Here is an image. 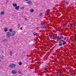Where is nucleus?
<instances>
[{"instance_id":"21","label":"nucleus","mask_w":76,"mask_h":76,"mask_svg":"<svg viewBox=\"0 0 76 76\" xmlns=\"http://www.w3.org/2000/svg\"><path fill=\"white\" fill-rule=\"evenodd\" d=\"M69 2H68V1H66V2H65V4H66L67 5H68V4H69Z\"/></svg>"},{"instance_id":"18","label":"nucleus","mask_w":76,"mask_h":76,"mask_svg":"<svg viewBox=\"0 0 76 76\" xmlns=\"http://www.w3.org/2000/svg\"><path fill=\"white\" fill-rule=\"evenodd\" d=\"M18 64L19 65H21L22 64V63L21 62H20L18 63Z\"/></svg>"},{"instance_id":"36","label":"nucleus","mask_w":76,"mask_h":76,"mask_svg":"<svg viewBox=\"0 0 76 76\" xmlns=\"http://www.w3.org/2000/svg\"><path fill=\"white\" fill-rule=\"evenodd\" d=\"M68 76H73V75H68Z\"/></svg>"},{"instance_id":"27","label":"nucleus","mask_w":76,"mask_h":76,"mask_svg":"<svg viewBox=\"0 0 76 76\" xmlns=\"http://www.w3.org/2000/svg\"><path fill=\"white\" fill-rule=\"evenodd\" d=\"M20 27V24H18V28H19Z\"/></svg>"},{"instance_id":"24","label":"nucleus","mask_w":76,"mask_h":76,"mask_svg":"<svg viewBox=\"0 0 76 76\" xmlns=\"http://www.w3.org/2000/svg\"><path fill=\"white\" fill-rule=\"evenodd\" d=\"M25 7H22L21 8H20L21 10H23L24 9Z\"/></svg>"},{"instance_id":"35","label":"nucleus","mask_w":76,"mask_h":76,"mask_svg":"<svg viewBox=\"0 0 76 76\" xmlns=\"http://www.w3.org/2000/svg\"><path fill=\"white\" fill-rule=\"evenodd\" d=\"M23 53H26V52H23Z\"/></svg>"},{"instance_id":"40","label":"nucleus","mask_w":76,"mask_h":76,"mask_svg":"<svg viewBox=\"0 0 76 76\" xmlns=\"http://www.w3.org/2000/svg\"><path fill=\"white\" fill-rule=\"evenodd\" d=\"M75 27H76V24H75Z\"/></svg>"},{"instance_id":"13","label":"nucleus","mask_w":76,"mask_h":76,"mask_svg":"<svg viewBox=\"0 0 76 76\" xmlns=\"http://www.w3.org/2000/svg\"><path fill=\"white\" fill-rule=\"evenodd\" d=\"M27 3H28V4H31L32 3V2L31 1H27Z\"/></svg>"},{"instance_id":"26","label":"nucleus","mask_w":76,"mask_h":76,"mask_svg":"<svg viewBox=\"0 0 76 76\" xmlns=\"http://www.w3.org/2000/svg\"><path fill=\"white\" fill-rule=\"evenodd\" d=\"M72 25H73V24H70V25H69V27H72Z\"/></svg>"},{"instance_id":"20","label":"nucleus","mask_w":76,"mask_h":76,"mask_svg":"<svg viewBox=\"0 0 76 76\" xmlns=\"http://www.w3.org/2000/svg\"><path fill=\"white\" fill-rule=\"evenodd\" d=\"M18 74H20L21 73V71L20 70H19L18 72Z\"/></svg>"},{"instance_id":"33","label":"nucleus","mask_w":76,"mask_h":76,"mask_svg":"<svg viewBox=\"0 0 76 76\" xmlns=\"http://www.w3.org/2000/svg\"><path fill=\"white\" fill-rule=\"evenodd\" d=\"M58 32L59 33H60L61 32V31L60 30H59V31H58Z\"/></svg>"},{"instance_id":"7","label":"nucleus","mask_w":76,"mask_h":76,"mask_svg":"<svg viewBox=\"0 0 76 76\" xmlns=\"http://www.w3.org/2000/svg\"><path fill=\"white\" fill-rule=\"evenodd\" d=\"M19 9V6H17L15 7V10H18V9Z\"/></svg>"},{"instance_id":"15","label":"nucleus","mask_w":76,"mask_h":76,"mask_svg":"<svg viewBox=\"0 0 76 76\" xmlns=\"http://www.w3.org/2000/svg\"><path fill=\"white\" fill-rule=\"evenodd\" d=\"M50 38L51 39H53L54 38V35H53L52 36H51L50 37Z\"/></svg>"},{"instance_id":"32","label":"nucleus","mask_w":76,"mask_h":76,"mask_svg":"<svg viewBox=\"0 0 76 76\" xmlns=\"http://www.w3.org/2000/svg\"><path fill=\"white\" fill-rule=\"evenodd\" d=\"M25 20H28L27 19V18H25Z\"/></svg>"},{"instance_id":"8","label":"nucleus","mask_w":76,"mask_h":76,"mask_svg":"<svg viewBox=\"0 0 76 76\" xmlns=\"http://www.w3.org/2000/svg\"><path fill=\"white\" fill-rule=\"evenodd\" d=\"M5 13L4 11H2V12H1L0 13V14L1 15H4V14Z\"/></svg>"},{"instance_id":"19","label":"nucleus","mask_w":76,"mask_h":76,"mask_svg":"<svg viewBox=\"0 0 76 76\" xmlns=\"http://www.w3.org/2000/svg\"><path fill=\"white\" fill-rule=\"evenodd\" d=\"M8 31V29L7 28H4V31L6 32Z\"/></svg>"},{"instance_id":"14","label":"nucleus","mask_w":76,"mask_h":76,"mask_svg":"<svg viewBox=\"0 0 76 76\" xmlns=\"http://www.w3.org/2000/svg\"><path fill=\"white\" fill-rule=\"evenodd\" d=\"M62 43H60L58 45H56V46H57V47L58 46H62Z\"/></svg>"},{"instance_id":"31","label":"nucleus","mask_w":76,"mask_h":76,"mask_svg":"<svg viewBox=\"0 0 76 76\" xmlns=\"http://www.w3.org/2000/svg\"><path fill=\"white\" fill-rule=\"evenodd\" d=\"M24 0V1H29V0Z\"/></svg>"},{"instance_id":"34","label":"nucleus","mask_w":76,"mask_h":76,"mask_svg":"<svg viewBox=\"0 0 76 76\" xmlns=\"http://www.w3.org/2000/svg\"><path fill=\"white\" fill-rule=\"evenodd\" d=\"M76 39V38H75L74 39V40H75Z\"/></svg>"},{"instance_id":"9","label":"nucleus","mask_w":76,"mask_h":76,"mask_svg":"<svg viewBox=\"0 0 76 76\" xmlns=\"http://www.w3.org/2000/svg\"><path fill=\"white\" fill-rule=\"evenodd\" d=\"M12 5L14 7H16V6H17V4H16V3H15L13 4Z\"/></svg>"},{"instance_id":"1","label":"nucleus","mask_w":76,"mask_h":76,"mask_svg":"<svg viewBox=\"0 0 76 76\" xmlns=\"http://www.w3.org/2000/svg\"><path fill=\"white\" fill-rule=\"evenodd\" d=\"M6 36H7V38H10L11 36H12L11 33L9 31L7 32V34H6Z\"/></svg>"},{"instance_id":"41","label":"nucleus","mask_w":76,"mask_h":76,"mask_svg":"<svg viewBox=\"0 0 76 76\" xmlns=\"http://www.w3.org/2000/svg\"><path fill=\"white\" fill-rule=\"evenodd\" d=\"M75 37H76V35H75Z\"/></svg>"},{"instance_id":"37","label":"nucleus","mask_w":76,"mask_h":76,"mask_svg":"<svg viewBox=\"0 0 76 76\" xmlns=\"http://www.w3.org/2000/svg\"><path fill=\"white\" fill-rule=\"evenodd\" d=\"M7 1V2H8V0Z\"/></svg>"},{"instance_id":"17","label":"nucleus","mask_w":76,"mask_h":76,"mask_svg":"<svg viewBox=\"0 0 76 76\" xmlns=\"http://www.w3.org/2000/svg\"><path fill=\"white\" fill-rule=\"evenodd\" d=\"M8 41V39H5L2 41V42H7Z\"/></svg>"},{"instance_id":"2","label":"nucleus","mask_w":76,"mask_h":76,"mask_svg":"<svg viewBox=\"0 0 76 76\" xmlns=\"http://www.w3.org/2000/svg\"><path fill=\"white\" fill-rule=\"evenodd\" d=\"M63 36H60L57 39H56V41L58 42H59V41L61 40V39H63Z\"/></svg>"},{"instance_id":"23","label":"nucleus","mask_w":76,"mask_h":76,"mask_svg":"<svg viewBox=\"0 0 76 76\" xmlns=\"http://www.w3.org/2000/svg\"><path fill=\"white\" fill-rule=\"evenodd\" d=\"M9 31H10V32H12V29L11 28H10L9 30Z\"/></svg>"},{"instance_id":"28","label":"nucleus","mask_w":76,"mask_h":76,"mask_svg":"<svg viewBox=\"0 0 76 76\" xmlns=\"http://www.w3.org/2000/svg\"><path fill=\"white\" fill-rule=\"evenodd\" d=\"M43 15V13H40V16H41V15Z\"/></svg>"},{"instance_id":"11","label":"nucleus","mask_w":76,"mask_h":76,"mask_svg":"<svg viewBox=\"0 0 76 76\" xmlns=\"http://www.w3.org/2000/svg\"><path fill=\"white\" fill-rule=\"evenodd\" d=\"M30 11L31 13H32L34 11V10H33V9H32L30 10Z\"/></svg>"},{"instance_id":"22","label":"nucleus","mask_w":76,"mask_h":76,"mask_svg":"<svg viewBox=\"0 0 76 76\" xmlns=\"http://www.w3.org/2000/svg\"><path fill=\"white\" fill-rule=\"evenodd\" d=\"M10 55L12 56V54H13V53H12V51H10Z\"/></svg>"},{"instance_id":"38","label":"nucleus","mask_w":76,"mask_h":76,"mask_svg":"<svg viewBox=\"0 0 76 76\" xmlns=\"http://www.w3.org/2000/svg\"><path fill=\"white\" fill-rule=\"evenodd\" d=\"M4 52L3 51H2V53H3Z\"/></svg>"},{"instance_id":"4","label":"nucleus","mask_w":76,"mask_h":76,"mask_svg":"<svg viewBox=\"0 0 76 76\" xmlns=\"http://www.w3.org/2000/svg\"><path fill=\"white\" fill-rule=\"evenodd\" d=\"M17 73V71H16V70H12L11 72V73L13 74H16V73Z\"/></svg>"},{"instance_id":"6","label":"nucleus","mask_w":76,"mask_h":76,"mask_svg":"<svg viewBox=\"0 0 76 76\" xmlns=\"http://www.w3.org/2000/svg\"><path fill=\"white\" fill-rule=\"evenodd\" d=\"M40 28H46V26L44 25V26H42L41 27H40Z\"/></svg>"},{"instance_id":"3","label":"nucleus","mask_w":76,"mask_h":76,"mask_svg":"<svg viewBox=\"0 0 76 76\" xmlns=\"http://www.w3.org/2000/svg\"><path fill=\"white\" fill-rule=\"evenodd\" d=\"M16 66V65L15 64H12L10 65V68H13L15 67Z\"/></svg>"},{"instance_id":"30","label":"nucleus","mask_w":76,"mask_h":76,"mask_svg":"<svg viewBox=\"0 0 76 76\" xmlns=\"http://www.w3.org/2000/svg\"><path fill=\"white\" fill-rule=\"evenodd\" d=\"M35 34H36V33L35 32H34V33H33V35L34 36H35Z\"/></svg>"},{"instance_id":"12","label":"nucleus","mask_w":76,"mask_h":76,"mask_svg":"<svg viewBox=\"0 0 76 76\" xmlns=\"http://www.w3.org/2000/svg\"><path fill=\"white\" fill-rule=\"evenodd\" d=\"M57 73H59L60 74L61 73V70H59L57 72Z\"/></svg>"},{"instance_id":"16","label":"nucleus","mask_w":76,"mask_h":76,"mask_svg":"<svg viewBox=\"0 0 76 76\" xmlns=\"http://www.w3.org/2000/svg\"><path fill=\"white\" fill-rule=\"evenodd\" d=\"M50 12V10L49 9H48L47 10H46V13H49Z\"/></svg>"},{"instance_id":"39","label":"nucleus","mask_w":76,"mask_h":76,"mask_svg":"<svg viewBox=\"0 0 76 76\" xmlns=\"http://www.w3.org/2000/svg\"><path fill=\"white\" fill-rule=\"evenodd\" d=\"M1 61V60L0 59V62Z\"/></svg>"},{"instance_id":"25","label":"nucleus","mask_w":76,"mask_h":76,"mask_svg":"<svg viewBox=\"0 0 76 76\" xmlns=\"http://www.w3.org/2000/svg\"><path fill=\"white\" fill-rule=\"evenodd\" d=\"M66 41H68V40H69V37H68V38H66Z\"/></svg>"},{"instance_id":"5","label":"nucleus","mask_w":76,"mask_h":76,"mask_svg":"<svg viewBox=\"0 0 76 76\" xmlns=\"http://www.w3.org/2000/svg\"><path fill=\"white\" fill-rule=\"evenodd\" d=\"M16 34V32L13 31H12V33H11V34L12 35V36H14L15 35V34Z\"/></svg>"},{"instance_id":"10","label":"nucleus","mask_w":76,"mask_h":76,"mask_svg":"<svg viewBox=\"0 0 76 76\" xmlns=\"http://www.w3.org/2000/svg\"><path fill=\"white\" fill-rule=\"evenodd\" d=\"M67 43L66 41H64L62 43L63 45H66Z\"/></svg>"},{"instance_id":"29","label":"nucleus","mask_w":76,"mask_h":76,"mask_svg":"<svg viewBox=\"0 0 76 76\" xmlns=\"http://www.w3.org/2000/svg\"><path fill=\"white\" fill-rule=\"evenodd\" d=\"M46 69H47V68H46V67H45L44 68V70L45 71L46 70Z\"/></svg>"}]
</instances>
